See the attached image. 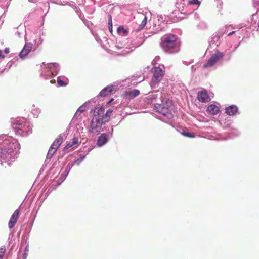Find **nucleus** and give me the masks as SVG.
<instances>
[{
  "mask_svg": "<svg viewBox=\"0 0 259 259\" xmlns=\"http://www.w3.org/2000/svg\"><path fill=\"white\" fill-rule=\"evenodd\" d=\"M50 82L51 83H54L55 82V80L54 79H53V80H51Z\"/></svg>",
  "mask_w": 259,
  "mask_h": 259,
  "instance_id": "473e14b6",
  "label": "nucleus"
},
{
  "mask_svg": "<svg viewBox=\"0 0 259 259\" xmlns=\"http://www.w3.org/2000/svg\"><path fill=\"white\" fill-rule=\"evenodd\" d=\"M32 48L33 44L32 43H26L19 54V57L22 59L25 58L31 51Z\"/></svg>",
  "mask_w": 259,
  "mask_h": 259,
  "instance_id": "0eeeda50",
  "label": "nucleus"
},
{
  "mask_svg": "<svg viewBox=\"0 0 259 259\" xmlns=\"http://www.w3.org/2000/svg\"><path fill=\"white\" fill-rule=\"evenodd\" d=\"M140 94V91L137 89L133 90L129 92L126 93V94L128 95L131 98H134Z\"/></svg>",
  "mask_w": 259,
  "mask_h": 259,
  "instance_id": "f3484780",
  "label": "nucleus"
},
{
  "mask_svg": "<svg viewBox=\"0 0 259 259\" xmlns=\"http://www.w3.org/2000/svg\"><path fill=\"white\" fill-rule=\"evenodd\" d=\"M112 112H113V110L109 109V110H108L106 111L105 114L104 113L103 121H105V123L107 122L109 120L111 113H112Z\"/></svg>",
  "mask_w": 259,
  "mask_h": 259,
  "instance_id": "dca6fc26",
  "label": "nucleus"
},
{
  "mask_svg": "<svg viewBox=\"0 0 259 259\" xmlns=\"http://www.w3.org/2000/svg\"><path fill=\"white\" fill-rule=\"evenodd\" d=\"M181 134L184 136L189 137V138H194L195 137V134L194 133H190L188 132H182Z\"/></svg>",
  "mask_w": 259,
  "mask_h": 259,
  "instance_id": "6ab92c4d",
  "label": "nucleus"
},
{
  "mask_svg": "<svg viewBox=\"0 0 259 259\" xmlns=\"http://www.w3.org/2000/svg\"><path fill=\"white\" fill-rule=\"evenodd\" d=\"M20 214V211L19 209H16L8 223V226L10 228H13L16 223L17 222Z\"/></svg>",
  "mask_w": 259,
  "mask_h": 259,
  "instance_id": "6e6552de",
  "label": "nucleus"
},
{
  "mask_svg": "<svg viewBox=\"0 0 259 259\" xmlns=\"http://www.w3.org/2000/svg\"><path fill=\"white\" fill-rule=\"evenodd\" d=\"M160 46L166 52L172 53L177 52L178 37L172 34H168L161 39Z\"/></svg>",
  "mask_w": 259,
  "mask_h": 259,
  "instance_id": "f257e3e1",
  "label": "nucleus"
},
{
  "mask_svg": "<svg viewBox=\"0 0 259 259\" xmlns=\"http://www.w3.org/2000/svg\"><path fill=\"white\" fill-rule=\"evenodd\" d=\"M149 98L151 99L152 101L154 99H155L157 98V96L155 94H152L149 96Z\"/></svg>",
  "mask_w": 259,
  "mask_h": 259,
  "instance_id": "bb28decb",
  "label": "nucleus"
},
{
  "mask_svg": "<svg viewBox=\"0 0 259 259\" xmlns=\"http://www.w3.org/2000/svg\"><path fill=\"white\" fill-rule=\"evenodd\" d=\"M113 100V99H111L110 100H109L108 102H107V104H110L111 103V102Z\"/></svg>",
  "mask_w": 259,
  "mask_h": 259,
  "instance_id": "2f4dec72",
  "label": "nucleus"
},
{
  "mask_svg": "<svg viewBox=\"0 0 259 259\" xmlns=\"http://www.w3.org/2000/svg\"><path fill=\"white\" fill-rule=\"evenodd\" d=\"M73 146V145H72L71 142H69L66 145L65 147L64 148V150H67L68 149L70 148V147H71Z\"/></svg>",
  "mask_w": 259,
  "mask_h": 259,
  "instance_id": "a878e982",
  "label": "nucleus"
},
{
  "mask_svg": "<svg viewBox=\"0 0 259 259\" xmlns=\"http://www.w3.org/2000/svg\"><path fill=\"white\" fill-rule=\"evenodd\" d=\"M172 107V101L166 100L165 102L162 101L161 104H156L155 105V109L158 112L161 113L164 116L170 113Z\"/></svg>",
  "mask_w": 259,
  "mask_h": 259,
  "instance_id": "f03ea898",
  "label": "nucleus"
},
{
  "mask_svg": "<svg viewBox=\"0 0 259 259\" xmlns=\"http://www.w3.org/2000/svg\"><path fill=\"white\" fill-rule=\"evenodd\" d=\"M5 55H3V51L0 50V57L2 59H4L5 58Z\"/></svg>",
  "mask_w": 259,
  "mask_h": 259,
  "instance_id": "cd10ccee",
  "label": "nucleus"
},
{
  "mask_svg": "<svg viewBox=\"0 0 259 259\" xmlns=\"http://www.w3.org/2000/svg\"><path fill=\"white\" fill-rule=\"evenodd\" d=\"M235 33V31H232L231 32L229 33L228 34V36H231V35H233V34H234Z\"/></svg>",
  "mask_w": 259,
  "mask_h": 259,
  "instance_id": "7c9ffc66",
  "label": "nucleus"
},
{
  "mask_svg": "<svg viewBox=\"0 0 259 259\" xmlns=\"http://www.w3.org/2000/svg\"><path fill=\"white\" fill-rule=\"evenodd\" d=\"M56 151H57V150L54 149V148L50 147V148L48 151V152L47 157L51 158Z\"/></svg>",
  "mask_w": 259,
  "mask_h": 259,
  "instance_id": "a211bd4d",
  "label": "nucleus"
},
{
  "mask_svg": "<svg viewBox=\"0 0 259 259\" xmlns=\"http://www.w3.org/2000/svg\"><path fill=\"white\" fill-rule=\"evenodd\" d=\"M4 52H5V54H8L10 52L9 49L8 48H6L5 49Z\"/></svg>",
  "mask_w": 259,
  "mask_h": 259,
  "instance_id": "c85d7f7f",
  "label": "nucleus"
},
{
  "mask_svg": "<svg viewBox=\"0 0 259 259\" xmlns=\"http://www.w3.org/2000/svg\"><path fill=\"white\" fill-rule=\"evenodd\" d=\"M17 124H13V128H16V126H15V125H16Z\"/></svg>",
  "mask_w": 259,
  "mask_h": 259,
  "instance_id": "f704fd0d",
  "label": "nucleus"
},
{
  "mask_svg": "<svg viewBox=\"0 0 259 259\" xmlns=\"http://www.w3.org/2000/svg\"><path fill=\"white\" fill-rule=\"evenodd\" d=\"M190 5H198L199 6L200 5V2L198 0H190L188 2Z\"/></svg>",
  "mask_w": 259,
  "mask_h": 259,
  "instance_id": "b1692460",
  "label": "nucleus"
},
{
  "mask_svg": "<svg viewBox=\"0 0 259 259\" xmlns=\"http://www.w3.org/2000/svg\"><path fill=\"white\" fill-rule=\"evenodd\" d=\"M108 141L107 136L105 134H102L98 137L97 140V145L99 147L103 146L107 143Z\"/></svg>",
  "mask_w": 259,
  "mask_h": 259,
  "instance_id": "4468645a",
  "label": "nucleus"
},
{
  "mask_svg": "<svg viewBox=\"0 0 259 259\" xmlns=\"http://www.w3.org/2000/svg\"><path fill=\"white\" fill-rule=\"evenodd\" d=\"M147 23V17H144V19H143L142 21L141 22L140 25H139V27H140V29L143 28Z\"/></svg>",
  "mask_w": 259,
  "mask_h": 259,
  "instance_id": "412c9836",
  "label": "nucleus"
},
{
  "mask_svg": "<svg viewBox=\"0 0 259 259\" xmlns=\"http://www.w3.org/2000/svg\"><path fill=\"white\" fill-rule=\"evenodd\" d=\"M114 91L113 86H108L103 89L100 93V95L102 97L107 96L111 94Z\"/></svg>",
  "mask_w": 259,
  "mask_h": 259,
  "instance_id": "9d476101",
  "label": "nucleus"
},
{
  "mask_svg": "<svg viewBox=\"0 0 259 259\" xmlns=\"http://www.w3.org/2000/svg\"><path fill=\"white\" fill-rule=\"evenodd\" d=\"M105 123L103 120L93 118L90 123L89 132L98 134L101 132L102 125Z\"/></svg>",
  "mask_w": 259,
  "mask_h": 259,
  "instance_id": "7ed1b4c3",
  "label": "nucleus"
},
{
  "mask_svg": "<svg viewBox=\"0 0 259 259\" xmlns=\"http://www.w3.org/2000/svg\"><path fill=\"white\" fill-rule=\"evenodd\" d=\"M110 27H111V25H110ZM111 31H112V28H111Z\"/></svg>",
  "mask_w": 259,
  "mask_h": 259,
  "instance_id": "c9c22d12",
  "label": "nucleus"
},
{
  "mask_svg": "<svg viewBox=\"0 0 259 259\" xmlns=\"http://www.w3.org/2000/svg\"><path fill=\"white\" fill-rule=\"evenodd\" d=\"M117 32L122 36H126L128 33V31L124 28L123 26H120L117 30Z\"/></svg>",
  "mask_w": 259,
  "mask_h": 259,
  "instance_id": "2eb2a0df",
  "label": "nucleus"
},
{
  "mask_svg": "<svg viewBox=\"0 0 259 259\" xmlns=\"http://www.w3.org/2000/svg\"><path fill=\"white\" fill-rule=\"evenodd\" d=\"M197 98L202 103H206L209 101V97L206 90L199 92L197 94Z\"/></svg>",
  "mask_w": 259,
  "mask_h": 259,
  "instance_id": "1a4fd4ad",
  "label": "nucleus"
},
{
  "mask_svg": "<svg viewBox=\"0 0 259 259\" xmlns=\"http://www.w3.org/2000/svg\"><path fill=\"white\" fill-rule=\"evenodd\" d=\"M6 249L5 246L0 247V259H3L6 253Z\"/></svg>",
  "mask_w": 259,
  "mask_h": 259,
  "instance_id": "aec40b11",
  "label": "nucleus"
},
{
  "mask_svg": "<svg viewBox=\"0 0 259 259\" xmlns=\"http://www.w3.org/2000/svg\"><path fill=\"white\" fill-rule=\"evenodd\" d=\"M71 143H72V145H78V139L76 137H74L73 139H72V142H71Z\"/></svg>",
  "mask_w": 259,
  "mask_h": 259,
  "instance_id": "393cba45",
  "label": "nucleus"
},
{
  "mask_svg": "<svg viewBox=\"0 0 259 259\" xmlns=\"http://www.w3.org/2000/svg\"><path fill=\"white\" fill-rule=\"evenodd\" d=\"M238 111V108L235 105H231L226 108V113L230 116L235 114Z\"/></svg>",
  "mask_w": 259,
  "mask_h": 259,
  "instance_id": "ddd939ff",
  "label": "nucleus"
},
{
  "mask_svg": "<svg viewBox=\"0 0 259 259\" xmlns=\"http://www.w3.org/2000/svg\"><path fill=\"white\" fill-rule=\"evenodd\" d=\"M224 54L222 52H217L213 54L210 59L208 60L207 62L203 65V67L207 68L213 66L220 59L222 58Z\"/></svg>",
  "mask_w": 259,
  "mask_h": 259,
  "instance_id": "20e7f679",
  "label": "nucleus"
},
{
  "mask_svg": "<svg viewBox=\"0 0 259 259\" xmlns=\"http://www.w3.org/2000/svg\"><path fill=\"white\" fill-rule=\"evenodd\" d=\"M19 126H20V127H19H19H18V128L19 130H21L22 125H21V124H19Z\"/></svg>",
  "mask_w": 259,
  "mask_h": 259,
  "instance_id": "72a5a7b5",
  "label": "nucleus"
},
{
  "mask_svg": "<svg viewBox=\"0 0 259 259\" xmlns=\"http://www.w3.org/2000/svg\"><path fill=\"white\" fill-rule=\"evenodd\" d=\"M206 111L211 115H216L219 113L220 110L217 106L212 104L207 107Z\"/></svg>",
  "mask_w": 259,
  "mask_h": 259,
  "instance_id": "9b49d317",
  "label": "nucleus"
},
{
  "mask_svg": "<svg viewBox=\"0 0 259 259\" xmlns=\"http://www.w3.org/2000/svg\"><path fill=\"white\" fill-rule=\"evenodd\" d=\"M84 111V108L83 107H80L77 111L76 112V113L75 114V116H79L82 112Z\"/></svg>",
  "mask_w": 259,
  "mask_h": 259,
  "instance_id": "5701e85b",
  "label": "nucleus"
},
{
  "mask_svg": "<svg viewBox=\"0 0 259 259\" xmlns=\"http://www.w3.org/2000/svg\"><path fill=\"white\" fill-rule=\"evenodd\" d=\"M63 142V137L61 135L59 136V137L54 141L53 144L51 145V147L54 148V149H56L57 150L60 145L62 144Z\"/></svg>",
  "mask_w": 259,
  "mask_h": 259,
  "instance_id": "f8f14e48",
  "label": "nucleus"
},
{
  "mask_svg": "<svg viewBox=\"0 0 259 259\" xmlns=\"http://www.w3.org/2000/svg\"><path fill=\"white\" fill-rule=\"evenodd\" d=\"M57 83L60 87L66 86L67 85L66 83L61 79L60 77H58L57 78Z\"/></svg>",
  "mask_w": 259,
  "mask_h": 259,
  "instance_id": "4be33fe9",
  "label": "nucleus"
},
{
  "mask_svg": "<svg viewBox=\"0 0 259 259\" xmlns=\"http://www.w3.org/2000/svg\"><path fill=\"white\" fill-rule=\"evenodd\" d=\"M111 24V28L112 27V20H111V16H110V19L109 21V25Z\"/></svg>",
  "mask_w": 259,
  "mask_h": 259,
  "instance_id": "c756f323",
  "label": "nucleus"
},
{
  "mask_svg": "<svg viewBox=\"0 0 259 259\" xmlns=\"http://www.w3.org/2000/svg\"><path fill=\"white\" fill-rule=\"evenodd\" d=\"M105 109L103 106L98 105L93 111V118H96L101 120H104Z\"/></svg>",
  "mask_w": 259,
  "mask_h": 259,
  "instance_id": "423d86ee",
  "label": "nucleus"
},
{
  "mask_svg": "<svg viewBox=\"0 0 259 259\" xmlns=\"http://www.w3.org/2000/svg\"><path fill=\"white\" fill-rule=\"evenodd\" d=\"M153 72V76L152 79V82L155 84L158 83L163 76V71L159 67H154L152 69Z\"/></svg>",
  "mask_w": 259,
  "mask_h": 259,
  "instance_id": "39448f33",
  "label": "nucleus"
}]
</instances>
